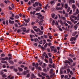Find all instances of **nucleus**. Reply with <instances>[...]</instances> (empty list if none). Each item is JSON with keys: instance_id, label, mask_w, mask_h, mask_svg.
<instances>
[{"instance_id": "1", "label": "nucleus", "mask_w": 79, "mask_h": 79, "mask_svg": "<svg viewBox=\"0 0 79 79\" xmlns=\"http://www.w3.org/2000/svg\"><path fill=\"white\" fill-rule=\"evenodd\" d=\"M37 18L40 19V22L39 25L40 26H42V22L44 21V20H43L44 19V17H42V15H40L37 17Z\"/></svg>"}, {"instance_id": "2", "label": "nucleus", "mask_w": 79, "mask_h": 79, "mask_svg": "<svg viewBox=\"0 0 79 79\" xmlns=\"http://www.w3.org/2000/svg\"><path fill=\"white\" fill-rule=\"evenodd\" d=\"M9 23L10 24H14V23H15V22L13 20L11 21V20L9 19Z\"/></svg>"}, {"instance_id": "3", "label": "nucleus", "mask_w": 79, "mask_h": 79, "mask_svg": "<svg viewBox=\"0 0 79 79\" xmlns=\"http://www.w3.org/2000/svg\"><path fill=\"white\" fill-rule=\"evenodd\" d=\"M38 76L39 77H42V79H45V77L42 76V75H40V73H38Z\"/></svg>"}, {"instance_id": "4", "label": "nucleus", "mask_w": 79, "mask_h": 79, "mask_svg": "<svg viewBox=\"0 0 79 79\" xmlns=\"http://www.w3.org/2000/svg\"><path fill=\"white\" fill-rule=\"evenodd\" d=\"M76 40V39L75 38V37H72L70 39V41H71L72 42L74 40V41H75Z\"/></svg>"}, {"instance_id": "5", "label": "nucleus", "mask_w": 79, "mask_h": 79, "mask_svg": "<svg viewBox=\"0 0 79 79\" xmlns=\"http://www.w3.org/2000/svg\"><path fill=\"white\" fill-rule=\"evenodd\" d=\"M24 21L27 23H29V19H28L27 20L26 19H24Z\"/></svg>"}, {"instance_id": "6", "label": "nucleus", "mask_w": 79, "mask_h": 79, "mask_svg": "<svg viewBox=\"0 0 79 79\" xmlns=\"http://www.w3.org/2000/svg\"><path fill=\"white\" fill-rule=\"evenodd\" d=\"M53 69H52L49 71L50 74H53Z\"/></svg>"}, {"instance_id": "7", "label": "nucleus", "mask_w": 79, "mask_h": 79, "mask_svg": "<svg viewBox=\"0 0 79 79\" xmlns=\"http://www.w3.org/2000/svg\"><path fill=\"white\" fill-rule=\"evenodd\" d=\"M35 76L34 75V74H32L31 75V79H33V78H35Z\"/></svg>"}, {"instance_id": "8", "label": "nucleus", "mask_w": 79, "mask_h": 79, "mask_svg": "<svg viewBox=\"0 0 79 79\" xmlns=\"http://www.w3.org/2000/svg\"><path fill=\"white\" fill-rule=\"evenodd\" d=\"M37 69H38V70L42 71V68L40 66H39L38 67H37Z\"/></svg>"}, {"instance_id": "9", "label": "nucleus", "mask_w": 79, "mask_h": 79, "mask_svg": "<svg viewBox=\"0 0 79 79\" xmlns=\"http://www.w3.org/2000/svg\"><path fill=\"white\" fill-rule=\"evenodd\" d=\"M70 20L72 21V23H74V19L72 18V17H70Z\"/></svg>"}, {"instance_id": "10", "label": "nucleus", "mask_w": 79, "mask_h": 79, "mask_svg": "<svg viewBox=\"0 0 79 79\" xmlns=\"http://www.w3.org/2000/svg\"><path fill=\"white\" fill-rule=\"evenodd\" d=\"M77 32H75L73 33L72 34V35L73 36H75L77 34Z\"/></svg>"}, {"instance_id": "11", "label": "nucleus", "mask_w": 79, "mask_h": 79, "mask_svg": "<svg viewBox=\"0 0 79 79\" xmlns=\"http://www.w3.org/2000/svg\"><path fill=\"white\" fill-rule=\"evenodd\" d=\"M49 61L50 64H52V63H53V61H52V59L51 58H49Z\"/></svg>"}, {"instance_id": "12", "label": "nucleus", "mask_w": 79, "mask_h": 79, "mask_svg": "<svg viewBox=\"0 0 79 79\" xmlns=\"http://www.w3.org/2000/svg\"><path fill=\"white\" fill-rule=\"evenodd\" d=\"M35 11H34L33 12L32 11L30 12V14L32 15V14H33V15H35Z\"/></svg>"}, {"instance_id": "13", "label": "nucleus", "mask_w": 79, "mask_h": 79, "mask_svg": "<svg viewBox=\"0 0 79 79\" xmlns=\"http://www.w3.org/2000/svg\"><path fill=\"white\" fill-rule=\"evenodd\" d=\"M4 3H6V4H7L8 3H10V1H8V0H5L4 1Z\"/></svg>"}, {"instance_id": "14", "label": "nucleus", "mask_w": 79, "mask_h": 79, "mask_svg": "<svg viewBox=\"0 0 79 79\" xmlns=\"http://www.w3.org/2000/svg\"><path fill=\"white\" fill-rule=\"evenodd\" d=\"M41 75H42L43 76H47V74L46 73H41Z\"/></svg>"}, {"instance_id": "15", "label": "nucleus", "mask_w": 79, "mask_h": 79, "mask_svg": "<svg viewBox=\"0 0 79 79\" xmlns=\"http://www.w3.org/2000/svg\"><path fill=\"white\" fill-rule=\"evenodd\" d=\"M67 23H68V24H70V25H71L72 24V23L71 21H67Z\"/></svg>"}, {"instance_id": "16", "label": "nucleus", "mask_w": 79, "mask_h": 79, "mask_svg": "<svg viewBox=\"0 0 79 79\" xmlns=\"http://www.w3.org/2000/svg\"><path fill=\"white\" fill-rule=\"evenodd\" d=\"M68 60L70 61H71V63L73 62V60H72V59H71L70 58H69Z\"/></svg>"}, {"instance_id": "17", "label": "nucleus", "mask_w": 79, "mask_h": 79, "mask_svg": "<svg viewBox=\"0 0 79 79\" xmlns=\"http://www.w3.org/2000/svg\"><path fill=\"white\" fill-rule=\"evenodd\" d=\"M40 33H39V35H42V34H43V31H40Z\"/></svg>"}, {"instance_id": "18", "label": "nucleus", "mask_w": 79, "mask_h": 79, "mask_svg": "<svg viewBox=\"0 0 79 79\" xmlns=\"http://www.w3.org/2000/svg\"><path fill=\"white\" fill-rule=\"evenodd\" d=\"M55 20H53L52 23V26H54V25H55Z\"/></svg>"}, {"instance_id": "19", "label": "nucleus", "mask_w": 79, "mask_h": 79, "mask_svg": "<svg viewBox=\"0 0 79 79\" xmlns=\"http://www.w3.org/2000/svg\"><path fill=\"white\" fill-rule=\"evenodd\" d=\"M68 4H64V7H65V8H66V9H67V8H68Z\"/></svg>"}, {"instance_id": "20", "label": "nucleus", "mask_w": 79, "mask_h": 79, "mask_svg": "<svg viewBox=\"0 0 79 79\" xmlns=\"http://www.w3.org/2000/svg\"><path fill=\"white\" fill-rule=\"evenodd\" d=\"M52 18H55V14H52Z\"/></svg>"}, {"instance_id": "21", "label": "nucleus", "mask_w": 79, "mask_h": 79, "mask_svg": "<svg viewBox=\"0 0 79 79\" xmlns=\"http://www.w3.org/2000/svg\"><path fill=\"white\" fill-rule=\"evenodd\" d=\"M54 1H51L50 2L51 4H53V3H55V0H54Z\"/></svg>"}, {"instance_id": "22", "label": "nucleus", "mask_w": 79, "mask_h": 79, "mask_svg": "<svg viewBox=\"0 0 79 79\" xmlns=\"http://www.w3.org/2000/svg\"><path fill=\"white\" fill-rule=\"evenodd\" d=\"M61 19H63L64 21V20H65L66 19V18H65V17H63L62 16H61Z\"/></svg>"}, {"instance_id": "23", "label": "nucleus", "mask_w": 79, "mask_h": 79, "mask_svg": "<svg viewBox=\"0 0 79 79\" xmlns=\"http://www.w3.org/2000/svg\"><path fill=\"white\" fill-rule=\"evenodd\" d=\"M9 63H10V64H14V62H13V61L12 60L10 61H9Z\"/></svg>"}, {"instance_id": "24", "label": "nucleus", "mask_w": 79, "mask_h": 79, "mask_svg": "<svg viewBox=\"0 0 79 79\" xmlns=\"http://www.w3.org/2000/svg\"><path fill=\"white\" fill-rule=\"evenodd\" d=\"M72 8L74 9V10H75L76 9V7H75V5L73 4L72 5Z\"/></svg>"}, {"instance_id": "25", "label": "nucleus", "mask_w": 79, "mask_h": 79, "mask_svg": "<svg viewBox=\"0 0 79 79\" xmlns=\"http://www.w3.org/2000/svg\"><path fill=\"white\" fill-rule=\"evenodd\" d=\"M19 71H22L23 70V69L22 68H18Z\"/></svg>"}, {"instance_id": "26", "label": "nucleus", "mask_w": 79, "mask_h": 79, "mask_svg": "<svg viewBox=\"0 0 79 79\" xmlns=\"http://www.w3.org/2000/svg\"><path fill=\"white\" fill-rule=\"evenodd\" d=\"M19 18V17L18 15H16L15 16V19H18Z\"/></svg>"}, {"instance_id": "27", "label": "nucleus", "mask_w": 79, "mask_h": 79, "mask_svg": "<svg viewBox=\"0 0 79 79\" xmlns=\"http://www.w3.org/2000/svg\"><path fill=\"white\" fill-rule=\"evenodd\" d=\"M39 66V64L38 63H36V64H35V67L36 68L38 67Z\"/></svg>"}, {"instance_id": "28", "label": "nucleus", "mask_w": 79, "mask_h": 79, "mask_svg": "<svg viewBox=\"0 0 79 79\" xmlns=\"http://www.w3.org/2000/svg\"><path fill=\"white\" fill-rule=\"evenodd\" d=\"M48 55L49 56V57H51L52 56V54H51V53H48Z\"/></svg>"}, {"instance_id": "29", "label": "nucleus", "mask_w": 79, "mask_h": 79, "mask_svg": "<svg viewBox=\"0 0 79 79\" xmlns=\"http://www.w3.org/2000/svg\"><path fill=\"white\" fill-rule=\"evenodd\" d=\"M26 31V28H23V30H22V31H23V32H25Z\"/></svg>"}, {"instance_id": "30", "label": "nucleus", "mask_w": 79, "mask_h": 79, "mask_svg": "<svg viewBox=\"0 0 79 79\" xmlns=\"http://www.w3.org/2000/svg\"><path fill=\"white\" fill-rule=\"evenodd\" d=\"M22 73L23 75H26L27 74V73L25 71H24V72Z\"/></svg>"}, {"instance_id": "31", "label": "nucleus", "mask_w": 79, "mask_h": 79, "mask_svg": "<svg viewBox=\"0 0 79 79\" xmlns=\"http://www.w3.org/2000/svg\"><path fill=\"white\" fill-rule=\"evenodd\" d=\"M22 30H20V29H18L17 31V32L19 33V32H22Z\"/></svg>"}, {"instance_id": "32", "label": "nucleus", "mask_w": 79, "mask_h": 79, "mask_svg": "<svg viewBox=\"0 0 79 79\" xmlns=\"http://www.w3.org/2000/svg\"><path fill=\"white\" fill-rule=\"evenodd\" d=\"M48 4H47L45 7V10H47V7H48Z\"/></svg>"}, {"instance_id": "33", "label": "nucleus", "mask_w": 79, "mask_h": 79, "mask_svg": "<svg viewBox=\"0 0 79 79\" xmlns=\"http://www.w3.org/2000/svg\"><path fill=\"white\" fill-rule=\"evenodd\" d=\"M43 71L44 72V73H47V69H43Z\"/></svg>"}, {"instance_id": "34", "label": "nucleus", "mask_w": 79, "mask_h": 79, "mask_svg": "<svg viewBox=\"0 0 79 79\" xmlns=\"http://www.w3.org/2000/svg\"><path fill=\"white\" fill-rule=\"evenodd\" d=\"M36 11H40V9L39 7H37L36 9H35Z\"/></svg>"}, {"instance_id": "35", "label": "nucleus", "mask_w": 79, "mask_h": 79, "mask_svg": "<svg viewBox=\"0 0 79 79\" xmlns=\"http://www.w3.org/2000/svg\"><path fill=\"white\" fill-rule=\"evenodd\" d=\"M69 11H70V7H68V9H67V12H69Z\"/></svg>"}, {"instance_id": "36", "label": "nucleus", "mask_w": 79, "mask_h": 79, "mask_svg": "<svg viewBox=\"0 0 79 79\" xmlns=\"http://www.w3.org/2000/svg\"><path fill=\"white\" fill-rule=\"evenodd\" d=\"M5 54L3 53H2L1 55V56L2 57L5 56Z\"/></svg>"}, {"instance_id": "37", "label": "nucleus", "mask_w": 79, "mask_h": 79, "mask_svg": "<svg viewBox=\"0 0 79 79\" xmlns=\"http://www.w3.org/2000/svg\"><path fill=\"white\" fill-rule=\"evenodd\" d=\"M45 55H46V52H44L42 55L43 56H45Z\"/></svg>"}, {"instance_id": "38", "label": "nucleus", "mask_w": 79, "mask_h": 79, "mask_svg": "<svg viewBox=\"0 0 79 79\" xmlns=\"http://www.w3.org/2000/svg\"><path fill=\"white\" fill-rule=\"evenodd\" d=\"M67 72L68 74L69 73V72H70V69H67Z\"/></svg>"}, {"instance_id": "39", "label": "nucleus", "mask_w": 79, "mask_h": 79, "mask_svg": "<svg viewBox=\"0 0 79 79\" xmlns=\"http://www.w3.org/2000/svg\"><path fill=\"white\" fill-rule=\"evenodd\" d=\"M35 1V0H31V3H34Z\"/></svg>"}, {"instance_id": "40", "label": "nucleus", "mask_w": 79, "mask_h": 79, "mask_svg": "<svg viewBox=\"0 0 79 79\" xmlns=\"http://www.w3.org/2000/svg\"><path fill=\"white\" fill-rule=\"evenodd\" d=\"M64 77L65 79H67V78L68 77V76L67 75H66Z\"/></svg>"}, {"instance_id": "41", "label": "nucleus", "mask_w": 79, "mask_h": 79, "mask_svg": "<svg viewBox=\"0 0 79 79\" xmlns=\"http://www.w3.org/2000/svg\"><path fill=\"white\" fill-rule=\"evenodd\" d=\"M50 48L51 49H53V48H55V47L54 46H51L50 47Z\"/></svg>"}, {"instance_id": "42", "label": "nucleus", "mask_w": 79, "mask_h": 79, "mask_svg": "<svg viewBox=\"0 0 79 79\" xmlns=\"http://www.w3.org/2000/svg\"><path fill=\"white\" fill-rule=\"evenodd\" d=\"M79 10H78V9H77L76 11V13L77 14H78V13H79Z\"/></svg>"}, {"instance_id": "43", "label": "nucleus", "mask_w": 79, "mask_h": 79, "mask_svg": "<svg viewBox=\"0 0 79 79\" xmlns=\"http://www.w3.org/2000/svg\"><path fill=\"white\" fill-rule=\"evenodd\" d=\"M48 45V44L47 43H46L45 45L44 46V48H46L47 47V45Z\"/></svg>"}, {"instance_id": "44", "label": "nucleus", "mask_w": 79, "mask_h": 79, "mask_svg": "<svg viewBox=\"0 0 79 79\" xmlns=\"http://www.w3.org/2000/svg\"><path fill=\"white\" fill-rule=\"evenodd\" d=\"M54 51L55 53H56V52H57V50L56 48L54 49Z\"/></svg>"}, {"instance_id": "45", "label": "nucleus", "mask_w": 79, "mask_h": 79, "mask_svg": "<svg viewBox=\"0 0 79 79\" xmlns=\"http://www.w3.org/2000/svg\"><path fill=\"white\" fill-rule=\"evenodd\" d=\"M45 43H46V40H44L43 43V45L45 44Z\"/></svg>"}, {"instance_id": "46", "label": "nucleus", "mask_w": 79, "mask_h": 79, "mask_svg": "<svg viewBox=\"0 0 79 79\" xmlns=\"http://www.w3.org/2000/svg\"><path fill=\"white\" fill-rule=\"evenodd\" d=\"M44 61H45L46 63H48V60H47V59H45L44 60Z\"/></svg>"}, {"instance_id": "47", "label": "nucleus", "mask_w": 79, "mask_h": 79, "mask_svg": "<svg viewBox=\"0 0 79 79\" xmlns=\"http://www.w3.org/2000/svg\"><path fill=\"white\" fill-rule=\"evenodd\" d=\"M30 74H28L27 75V77H30Z\"/></svg>"}, {"instance_id": "48", "label": "nucleus", "mask_w": 79, "mask_h": 79, "mask_svg": "<svg viewBox=\"0 0 79 79\" xmlns=\"http://www.w3.org/2000/svg\"><path fill=\"white\" fill-rule=\"evenodd\" d=\"M44 38H45V39H47V36L45 35H44Z\"/></svg>"}, {"instance_id": "49", "label": "nucleus", "mask_w": 79, "mask_h": 79, "mask_svg": "<svg viewBox=\"0 0 79 79\" xmlns=\"http://www.w3.org/2000/svg\"><path fill=\"white\" fill-rule=\"evenodd\" d=\"M1 63H7V62L6 61H1Z\"/></svg>"}, {"instance_id": "50", "label": "nucleus", "mask_w": 79, "mask_h": 79, "mask_svg": "<svg viewBox=\"0 0 79 79\" xmlns=\"http://www.w3.org/2000/svg\"><path fill=\"white\" fill-rule=\"evenodd\" d=\"M69 15H71L72 14V10H71L69 12Z\"/></svg>"}, {"instance_id": "51", "label": "nucleus", "mask_w": 79, "mask_h": 79, "mask_svg": "<svg viewBox=\"0 0 79 79\" xmlns=\"http://www.w3.org/2000/svg\"><path fill=\"white\" fill-rule=\"evenodd\" d=\"M35 5H36V6H38L39 5V4L38 3V2H36L35 3Z\"/></svg>"}, {"instance_id": "52", "label": "nucleus", "mask_w": 79, "mask_h": 79, "mask_svg": "<svg viewBox=\"0 0 79 79\" xmlns=\"http://www.w3.org/2000/svg\"><path fill=\"white\" fill-rule=\"evenodd\" d=\"M31 32H32V33H33V34H35V32L34 31H33V30H31Z\"/></svg>"}, {"instance_id": "53", "label": "nucleus", "mask_w": 79, "mask_h": 79, "mask_svg": "<svg viewBox=\"0 0 79 79\" xmlns=\"http://www.w3.org/2000/svg\"><path fill=\"white\" fill-rule=\"evenodd\" d=\"M60 23L61 24V25H62V26H63L64 25L63 23L62 22V21H60Z\"/></svg>"}, {"instance_id": "54", "label": "nucleus", "mask_w": 79, "mask_h": 79, "mask_svg": "<svg viewBox=\"0 0 79 79\" xmlns=\"http://www.w3.org/2000/svg\"><path fill=\"white\" fill-rule=\"evenodd\" d=\"M76 16L73 15H71V17L72 18H74Z\"/></svg>"}, {"instance_id": "55", "label": "nucleus", "mask_w": 79, "mask_h": 79, "mask_svg": "<svg viewBox=\"0 0 79 79\" xmlns=\"http://www.w3.org/2000/svg\"><path fill=\"white\" fill-rule=\"evenodd\" d=\"M2 68H6V65L5 64H4L2 65Z\"/></svg>"}, {"instance_id": "56", "label": "nucleus", "mask_w": 79, "mask_h": 79, "mask_svg": "<svg viewBox=\"0 0 79 79\" xmlns=\"http://www.w3.org/2000/svg\"><path fill=\"white\" fill-rule=\"evenodd\" d=\"M33 29H37V27L36 26H34V27H33Z\"/></svg>"}, {"instance_id": "57", "label": "nucleus", "mask_w": 79, "mask_h": 79, "mask_svg": "<svg viewBox=\"0 0 79 79\" xmlns=\"http://www.w3.org/2000/svg\"><path fill=\"white\" fill-rule=\"evenodd\" d=\"M15 27H18V25L16 23L15 24Z\"/></svg>"}, {"instance_id": "58", "label": "nucleus", "mask_w": 79, "mask_h": 79, "mask_svg": "<svg viewBox=\"0 0 79 79\" xmlns=\"http://www.w3.org/2000/svg\"><path fill=\"white\" fill-rule=\"evenodd\" d=\"M70 0L71 2H72L73 3H74L75 2V1H74V0Z\"/></svg>"}, {"instance_id": "59", "label": "nucleus", "mask_w": 79, "mask_h": 79, "mask_svg": "<svg viewBox=\"0 0 79 79\" xmlns=\"http://www.w3.org/2000/svg\"><path fill=\"white\" fill-rule=\"evenodd\" d=\"M54 75H55V74H51L50 75L51 77H53V76H54Z\"/></svg>"}, {"instance_id": "60", "label": "nucleus", "mask_w": 79, "mask_h": 79, "mask_svg": "<svg viewBox=\"0 0 79 79\" xmlns=\"http://www.w3.org/2000/svg\"><path fill=\"white\" fill-rule=\"evenodd\" d=\"M65 17H68V13H66L65 14Z\"/></svg>"}, {"instance_id": "61", "label": "nucleus", "mask_w": 79, "mask_h": 79, "mask_svg": "<svg viewBox=\"0 0 79 79\" xmlns=\"http://www.w3.org/2000/svg\"><path fill=\"white\" fill-rule=\"evenodd\" d=\"M11 16L12 18H14V17H15V15L14 14H12V16Z\"/></svg>"}, {"instance_id": "62", "label": "nucleus", "mask_w": 79, "mask_h": 79, "mask_svg": "<svg viewBox=\"0 0 79 79\" xmlns=\"http://www.w3.org/2000/svg\"><path fill=\"white\" fill-rule=\"evenodd\" d=\"M2 77H6V75L5 74L3 75H2Z\"/></svg>"}, {"instance_id": "63", "label": "nucleus", "mask_w": 79, "mask_h": 79, "mask_svg": "<svg viewBox=\"0 0 79 79\" xmlns=\"http://www.w3.org/2000/svg\"><path fill=\"white\" fill-rule=\"evenodd\" d=\"M32 8V7H28V8L27 9V10H31V9Z\"/></svg>"}, {"instance_id": "64", "label": "nucleus", "mask_w": 79, "mask_h": 79, "mask_svg": "<svg viewBox=\"0 0 79 79\" xmlns=\"http://www.w3.org/2000/svg\"><path fill=\"white\" fill-rule=\"evenodd\" d=\"M3 71H4V72H7V70L6 69H4L2 70Z\"/></svg>"}]
</instances>
